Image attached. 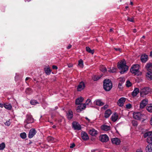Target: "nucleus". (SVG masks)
<instances>
[{
  "instance_id": "nucleus-47",
  "label": "nucleus",
  "mask_w": 152,
  "mask_h": 152,
  "mask_svg": "<svg viewBox=\"0 0 152 152\" xmlns=\"http://www.w3.org/2000/svg\"><path fill=\"white\" fill-rule=\"evenodd\" d=\"M127 20L130 22H134V18H130L128 17L127 18Z\"/></svg>"
},
{
  "instance_id": "nucleus-3",
  "label": "nucleus",
  "mask_w": 152,
  "mask_h": 152,
  "mask_svg": "<svg viewBox=\"0 0 152 152\" xmlns=\"http://www.w3.org/2000/svg\"><path fill=\"white\" fill-rule=\"evenodd\" d=\"M140 66L138 64H135L133 66L131 69L130 71L132 74L137 75H141V72L139 70Z\"/></svg>"
},
{
  "instance_id": "nucleus-61",
  "label": "nucleus",
  "mask_w": 152,
  "mask_h": 152,
  "mask_svg": "<svg viewBox=\"0 0 152 152\" xmlns=\"http://www.w3.org/2000/svg\"><path fill=\"white\" fill-rule=\"evenodd\" d=\"M133 32L134 33H135L137 32V30H136V29H134L133 30Z\"/></svg>"
},
{
  "instance_id": "nucleus-59",
  "label": "nucleus",
  "mask_w": 152,
  "mask_h": 152,
  "mask_svg": "<svg viewBox=\"0 0 152 152\" xmlns=\"http://www.w3.org/2000/svg\"><path fill=\"white\" fill-rule=\"evenodd\" d=\"M150 123L152 125V117L151 118V119L150 121Z\"/></svg>"
},
{
  "instance_id": "nucleus-43",
  "label": "nucleus",
  "mask_w": 152,
  "mask_h": 152,
  "mask_svg": "<svg viewBox=\"0 0 152 152\" xmlns=\"http://www.w3.org/2000/svg\"><path fill=\"white\" fill-rule=\"evenodd\" d=\"M132 83L129 80H127L126 82V86L127 87H129L131 86Z\"/></svg>"
},
{
  "instance_id": "nucleus-5",
  "label": "nucleus",
  "mask_w": 152,
  "mask_h": 152,
  "mask_svg": "<svg viewBox=\"0 0 152 152\" xmlns=\"http://www.w3.org/2000/svg\"><path fill=\"white\" fill-rule=\"evenodd\" d=\"M144 137L145 138L147 137V140L148 143H152V131L145 133L144 135Z\"/></svg>"
},
{
  "instance_id": "nucleus-28",
  "label": "nucleus",
  "mask_w": 152,
  "mask_h": 152,
  "mask_svg": "<svg viewBox=\"0 0 152 152\" xmlns=\"http://www.w3.org/2000/svg\"><path fill=\"white\" fill-rule=\"evenodd\" d=\"M44 71L47 75L50 74L51 70L50 69L49 66H47L44 69Z\"/></svg>"
},
{
  "instance_id": "nucleus-36",
  "label": "nucleus",
  "mask_w": 152,
  "mask_h": 152,
  "mask_svg": "<svg viewBox=\"0 0 152 152\" xmlns=\"http://www.w3.org/2000/svg\"><path fill=\"white\" fill-rule=\"evenodd\" d=\"M30 103L31 104L33 105H35L39 103L36 100L34 99L31 100Z\"/></svg>"
},
{
  "instance_id": "nucleus-41",
  "label": "nucleus",
  "mask_w": 152,
  "mask_h": 152,
  "mask_svg": "<svg viewBox=\"0 0 152 152\" xmlns=\"http://www.w3.org/2000/svg\"><path fill=\"white\" fill-rule=\"evenodd\" d=\"M108 71L110 72L113 73L116 72V69L115 68L112 67V69H110Z\"/></svg>"
},
{
  "instance_id": "nucleus-26",
  "label": "nucleus",
  "mask_w": 152,
  "mask_h": 152,
  "mask_svg": "<svg viewBox=\"0 0 152 152\" xmlns=\"http://www.w3.org/2000/svg\"><path fill=\"white\" fill-rule=\"evenodd\" d=\"M4 107L9 110H11L12 108V106L10 104L5 103L4 104Z\"/></svg>"
},
{
  "instance_id": "nucleus-57",
  "label": "nucleus",
  "mask_w": 152,
  "mask_h": 152,
  "mask_svg": "<svg viewBox=\"0 0 152 152\" xmlns=\"http://www.w3.org/2000/svg\"><path fill=\"white\" fill-rule=\"evenodd\" d=\"M4 107V104L3 105L2 104L0 103V107L2 108Z\"/></svg>"
},
{
  "instance_id": "nucleus-35",
  "label": "nucleus",
  "mask_w": 152,
  "mask_h": 152,
  "mask_svg": "<svg viewBox=\"0 0 152 152\" xmlns=\"http://www.w3.org/2000/svg\"><path fill=\"white\" fill-rule=\"evenodd\" d=\"M100 70L101 71L103 72H105L107 71L106 68L103 65L101 66L100 67Z\"/></svg>"
},
{
  "instance_id": "nucleus-63",
  "label": "nucleus",
  "mask_w": 152,
  "mask_h": 152,
  "mask_svg": "<svg viewBox=\"0 0 152 152\" xmlns=\"http://www.w3.org/2000/svg\"><path fill=\"white\" fill-rule=\"evenodd\" d=\"M150 56L152 57V51L150 52Z\"/></svg>"
},
{
  "instance_id": "nucleus-1",
  "label": "nucleus",
  "mask_w": 152,
  "mask_h": 152,
  "mask_svg": "<svg viewBox=\"0 0 152 152\" xmlns=\"http://www.w3.org/2000/svg\"><path fill=\"white\" fill-rule=\"evenodd\" d=\"M118 67L120 70V73L121 74L124 73L128 69V67L126 65V61L124 59L118 63Z\"/></svg>"
},
{
  "instance_id": "nucleus-18",
  "label": "nucleus",
  "mask_w": 152,
  "mask_h": 152,
  "mask_svg": "<svg viewBox=\"0 0 152 152\" xmlns=\"http://www.w3.org/2000/svg\"><path fill=\"white\" fill-rule=\"evenodd\" d=\"M94 103L96 105L99 106H102L104 104V103L100 99H96L94 102Z\"/></svg>"
},
{
  "instance_id": "nucleus-58",
  "label": "nucleus",
  "mask_w": 152,
  "mask_h": 152,
  "mask_svg": "<svg viewBox=\"0 0 152 152\" xmlns=\"http://www.w3.org/2000/svg\"><path fill=\"white\" fill-rule=\"evenodd\" d=\"M136 152H142V151L140 149H138L137 150Z\"/></svg>"
},
{
  "instance_id": "nucleus-20",
  "label": "nucleus",
  "mask_w": 152,
  "mask_h": 152,
  "mask_svg": "<svg viewBox=\"0 0 152 152\" xmlns=\"http://www.w3.org/2000/svg\"><path fill=\"white\" fill-rule=\"evenodd\" d=\"M112 142L113 144H115L116 145H119L121 142L120 140L118 138L112 139Z\"/></svg>"
},
{
  "instance_id": "nucleus-51",
  "label": "nucleus",
  "mask_w": 152,
  "mask_h": 152,
  "mask_svg": "<svg viewBox=\"0 0 152 152\" xmlns=\"http://www.w3.org/2000/svg\"><path fill=\"white\" fill-rule=\"evenodd\" d=\"M53 138L52 137H48L47 138V140H48V141H52L53 140Z\"/></svg>"
},
{
  "instance_id": "nucleus-40",
  "label": "nucleus",
  "mask_w": 152,
  "mask_h": 152,
  "mask_svg": "<svg viewBox=\"0 0 152 152\" xmlns=\"http://www.w3.org/2000/svg\"><path fill=\"white\" fill-rule=\"evenodd\" d=\"M26 92L27 94H29L31 93L32 91L30 88H28L26 89Z\"/></svg>"
},
{
  "instance_id": "nucleus-7",
  "label": "nucleus",
  "mask_w": 152,
  "mask_h": 152,
  "mask_svg": "<svg viewBox=\"0 0 152 152\" xmlns=\"http://www.w3.org/2000/svg\"><path fill=\"white\" fill-rule=\"evenodd\" d=\"M133 115L134 118L137 120H140L144 115L141 113L137 112H134Z\"/></svg>"
},
{
  "instance_id": "nucleus-9",
  "label": "nucleus",
  "mask_w": 152,
  "mask_h": 152,
  "mask_svg": "<svg viewBox=\"0 0 152 152\" xmlns=\"http://www.w3.org/2000/svg\"><path fill=\"white\" fill-rule=\"evenodd\" d=\"M100 140L103 142H106L109 140V137L106 134L101 135L99 137Z\"/></svg>"
},
{
  "instance_id": "nucleus-45",
  "label": "nucleus",
  "mask_w": 152,
  "mask_h": 152,
  "mask_svg": "<svg viewBox=\"0 0 152 152\" xmlns=\"http://www.w3.org/2000/svg\"><path fill=\"white\" fill-rule=\"evenodd\" d=\"M122 149L124 151H126L129 150V148L127 146H125L123 147Z\"/></svg>"
},
{
  "instance_id": "nucleus-39",
  "label": "nucleus",
  "mask_w": 152,
  "mask_h": 152,
  "mask_svg": "<svg viewBox=\"0 0 152 152\" xmlns=\"http://www.w3.org/2000/svg\"><path fill=\"white\" fill-rule=\"evenodd\" d=\"M118 80L119 81V83H123L125 81L124 79V78L120 77L118 78Z\"/></svg>"
},
{
  "instance_id": "nucleus-24",
  "label": "nucleus",
  "mask_w": 152,
  "mask_h": 152,
  "mask_svg": "<svg viewBox=\"0 0 152 152\" xmlns=\"http://www.w3.org/2000/svg\"><path fill=\"white\" fill-rule=\"evenodd\" d=\"M139 90L137 88H134V90L132 93V95L133 96H135L139 93Z\"/></svg>"
},
{
  "instance_id": "nucleus-22",
  "label": "nucleus",
  "mask_w": 152,
  "mask_h": 152,
  "mask_svg": "<svg viewBox=\"0 0 152 152\" xmlns=\"http://www.w3.org/2000/svg\"><path fill=\"white\" fill-rule=\"evenodd\" d=\"M112 114L111 111L110 109L107 110L104 113V117L106 118H108Z\"/></svg>"
},
{
  "instance_id": "nucleus-46",
  "label": "nucleus",
  "mask_w": 152,
  "mask_h": 152,
  "mask_svg": "<svg viewBox=\"0 0 152 152\" xmlns=\"http://www.w3.org/2000/svg\"><path fill=\"white\" fill-rule=\"evenodd\" d=\"M108 105L106 104L104 105L103 107H102L101 108V110H105L107 108H108Z\"/></svg>"
},
{
  "instance_id": "nucleus-48",
  "label": "nucleus",
  "mask_w": 152,
  "mask_h": 152,
  "mask_svg": "<svg viewBox=\"0 0 152 152\" xmlns=\"http://www.w3.org/2000/svg\"><path fill=\"white\" fill-rule=\"evenodd\" d=\"M5 124L8 126H9L11 124V123L10 122V120L7 121L5 123Z\"/></svg>"
},
{
  "instance_id": "nucleus-16",
  "label": "nucleus",
  "mask_w": 152,
  "mask_h": 152,
  "mask_svg": "<svg viewBox=\"0 0 152 152\" xmlns=\"http://www.w3.org/2000/svg\"><path fill=\"white\" fill-rule=\"evenodd\" d=\"M141 60L142 62L145 63L148 60V56L145 54H144L141 56Z\"/></svg>"
},
{
  "instance_id": "nucleus-14",
  "label": "nucleus",
  "mask_w": 152,
  "mask_h": 152,
  "mask_svg": "<svg viewBox=\"0 0 152 152\" xmlns=\"http://www.w3.org/2000/svg\"><path fill=\"white\" fill-rule=\"evenodd\" d=\"M118 118V114L115 113L113 114L111 117V120L113 122H115L116 121Z\"/></svg>"
},
{
  "instance_id": "nucleus-56",
  "label": "nucleus",
  "mask_w": 152,
  "mask_h": 152,
  "mask_svg": "<svg viewBox=\"0 0 152 152\" xmlns=\"http://www.w3.org/2000/svg\"><path fill=\"white\" fill-rule=\"evenodd\" d=\"M72 47V45H69L67 47V49H70Z\"/></svg>"
},
{
  "instance_id": "nucleus-52",
  "label": "nucleus",
  "mask_w": 152,
  "mask_h": 152,
  "mask_svg": "<svg viewBox=\"0 0 152 152\" xmlns=\"http://www.w3.org/2000/svg\"><path fill=\"white\" fill-rule=\"evenodd\" d=\"M69 68L72 67L73 66V64H72L69 63L67 64Z\"/></svg>"
},
{
  "instance_id": "nucleus-54",
  "label": "nucleus",
  "mask_w": 152,
  "mask_h": 152,
  "mask_svg": "<svg viewBox=\"0 0 152 152\" xmlns=\"http://www.w3.org/2000/svg\"><path fill=\"white\" fill-rule=\"evenodd\" d=\"M75 146V145L74 143H73L72 144H71V145L70 146V148H73Z\"/></svg>"
},
{
  "instance_id": "nucleus-42",
  "label": "nucleus",
  "mask_w": 152,
  "mask_h": 152,
  "mask_svg": "<svg viewBox=\"0 0 152 152\" xmlns=\"http://www.w3.org/2000/svg\"><path fill=\"white\" fill-rule=\"evenodd\" d=\"M102 77V76L100 77H99L98 76H94L93 78V80L94 81H96L99 79L101 77Z\"/></svg>"
},
{
  "instance_id": "nucleus-53",
  "label": "nucleus",
  "mask_w": 152,
  "mask_h": 152,
  "mask_svg": "<svg viewBox=\"0 0 152 152\" xmlns=\"http://www.w3.org/2000/svg\"><path fill=\"white\" fill-rule=\"evenodd\" d=\"M52 68L53 69H58V67H57V66H55V65H53L52 66Z\"/></svg>"
},
{
  "instance_id": "nucleus-50",
  "label": "nucleus",
  "mask_w": 152,
  "mask_h": 152,
  "mask_svg": "<svg viewBox=\"0 0 152 152\" xmlns=\"http://www.w3.org/2000/svg\"><path fill=\"white\" fill-rule=\"evenodd\" d=\"M132 107V105L130 104H127L126 105V107L128 109H130Z\"/></svg>"
},
{
  "instance_id": "nucleus-49",
  "label": "nucleus",
  "mask_w": 152,
  "mask_h": 152,
  "mask_svg": "<svg viewBox=\"0 0 152 152\" xmlns=\"http://www.w3.org/2000/svg\"><path fill=\"white\" fill-rule=\"evenodd\" d=\"M122 83H119L118 84V88H119L120 89H122L123 87L122 86Z\"/></svg>"
},
{
  "instance_id": "nucleus-29",
  "label": "nucleus",
  "mask_w": 152,
  "mask_h": 152,
  "mask_svg": "<svg viewBox=\"0 0 152 152\" xmlns=\"http://www.w3.org/2000/svg\"><path fill=\"white\" fill-rule=\"evenodd\" d=\"M146 150L148 152L152 151V144H150L148 145L146 148Z\"/></svg>"
},
{
  "instance_id": "nucleus-19",
  "label": "nucleus",
  "mask_w": 152,
  "mask_h": 152,
  "mask_svg": "<svg viewBox=\"0 0 152 152\" xmlns=\"http://www.w3.org/2000/svg\"><path fill=\"white\" fill-rule=\"evenodd\" d=\"M89 133L92 136H95L97 134V132L94 129H92L89 130Z\"/></svg>"
},
{
  "instance_id": "nucleus-30",
  "label": "nucleus",
  "mask_w": 152,
  "mask_h": 152,
  "mask_svg": "<svg viewBox=\"0 0 152 152\" xmlns=\"http://www.w3.org/2000/svg\"><path fill=\"white\" fill-rule=\"evenodd\" d=\"M86 51L89 53L93 54L94 53V50H91L89 47L87 46L86 47Z\"/></svg>"
},
{
  "instance_id": "nucleus-44",
  "label": "nucleus",
  "mask_w": 152,
  "mask_h": 152,
  "mask_svg": "<svg viewBox=\"0 0 152 152\" xmlns=\"http://www.w3.org/2000/svg\"><path fill=\"white\" fill-rule=\"evenodd\" d=\"M132 124L134 126H137V122L135 120L132 121Z\"/></svg>"
},
{
  "instance_id": "nucleus-64",
  "label": "nucleus",
  "mask_w": 152,
  "mask_h": 152,
  "mask_svg": "<svg viewBox=\"0 0 152 152\" xmlns=\"http://www.w3.org/2000/svg\"><path fill=\"white\" fill-rule=\"evenodd\" d=\"M18 77V75H17V74H16V76H15V80Z\"/></svg>"
},
{
  "instance_id": "nucleus-23",
  "label": "nucleus",
  "mask_w": 152,
  "mask_h": 152,
  "mask_svg": "<svg viewBox=\"0 0 152 152\" xmlns=\"http://www.w3.org/2000/svg\"><path fill=\"white\" fill-rule=\"evenodd\" d=\"M145 67L147 71H152V64L150 63H148L146 64Z\"/></svg>"
},
{
  "instance_id": "nucleus-11",
  "label": "nucleus",
  "mask_w": 152,
  "mask_h": 152,
  "mask_svg": "<svg viewBox=\"0 0 152 152\" xmlns=\"http://www.w3.org/2000/svg\"><path fill=\"white\" fill-rule=\"evenodd\" d=\"M86 108V104H81L77 107L76 110L77 112H80Z\"/></svg>"
},
{
  "instance_id": "nucleus-31",
  "label": "nucleus",
  "mask_w": 152,
  "mask_h": 152,
  "mask_svg": "<svg viewBox=\"0 0 152 152\" xmlns=\"http://www.w3.org/2000/svg\"><path fill=\"white\" fill-rule=\"evenodd\" d=\"M147 77L151 80H152V72L151 71H149L147 73Z\"/></svg>"
},
{
  "instance_id": "nucleus-10",
  "label": "nucleus",
  "mask_w": 152,
  "mask_h": 152,
  "mask_svg": "<svg viewBox=\"0 0 152 152\" xmlns=\"http://www.w3.org/2000/svg\"><path fill=\"white\" fill-rule=\"evenodd\" d=\"M37 132L34 129H31L29 132L28 137L29 138L33 137L36 134Z\"/></svg>"
},
{
  "instance_id": "nucleus-60",
  "label": "nucleus",
  "mask_w": 152,
  "mask_h": 152,
  "mask_svg": "<svg viewBox=\"0 0 152 152\" xmlns=\"http://www.w3.org/2000/svg\"><path fill=\"white\" fill-rule=\"evenodd\" d=\"M85 118L86 119V120H87L88 121V122H90V119H89L88 118H87V117H86V118Z\"/></svg>"
},
{
  "instance_id": "nucleus-25",
  "label": "nucleus",
  "mask_w": 152,
  "mask_h": 152,
  "mask_svg": "<svg viewBox=\"0 0 152 152\" xmlns=\"http://www.w3.org/2000/svg\"><path fill=\"white\" fill-rule=\"evenodd\" d=\"M73 113L72 111L69 110L67 113V116L69 119H71L73 117Z\"/></svg>"
},
{
  "instance_id": "nucleus-32",
  "label": "nucleus",
  "mask_w": 152,
  "mask_h": 152,
  "mask_svg": "<svg viewBox=\"0 0 152 152\" xmlns=\"http://www.w3.org/2000/svg\"><path fill=\"white\" fill-rule=\"evenodd\" d=\"M146 109L149 112L152 113V104H151L147 106Z\"/></svg>"
},
{
  "instance_id": "nucleus-6",
  "label": "nucleus",
  "mask_w": 152,
  "mask_h": 152,
  "mask_svg": "<svg viewBox=\"0 0 152 152\" xmlns=\"http://www.w3.org/2000/svg\"><path fill=\"white\" fill-rule=\"evenodd\" d=\"M151 91V89L149 87H145L142 89L140 91V96L144 97Z\"/></svg>"
},
{
  "instance_id": "nucleus-21",
  "label": "nucleus",
  "mask_w": 152,
  "mask_h": 152,
  "mask_svg": "<svg viewBox=\"0 0 152 152\" xmlns=\"http://www.w3.org/2000/svg\"><path fill=\"white\" fill-rule=\"evenodd\" d=\"M84 99L82 97H80L76 99L75 101V104L76 105H79L81 104V103L83 101Z\"/></svg>"
},
{
  "instance_id": "nucleus-12",
  "label": "nucleus",
  "mask_w": 152,
  "mask_h": 152,
  "mask_svg": "<svg viewBox=\"0 0 152 152\" xmlns=\"http://www.w3.org/2000/svg\"><path fill=\"white\" fill-rule=\"evenodd\" d=\"M148 100L147 99H145L142 101L140 103V108H144L148 104Z\"/></svg>"
},
{
  "instance_id": "nucleus-37",
  "label": "nucleus",
  "mask_w": 152,
  "mask_h": 152,
  "mask_svg": "<svg viewBox=\"0 0 152 152\" xmlns=\"http://www.w3.org/2000/svg\"><path fill=\"white\" fill-rule=\"evenodd\" d=\"M20 137L22 139H25L26 137V134L25 132H23L20 134Z\"/></svg>"
},
{
  "instance_id": "nucleus-34",
  "label": "nucleus",
  "mask_w": 152,
  "mask_h": 152,
  "mask_svg": "<svg viewBox=\"0 0 152 152\" xmlns=\"http://www.w3.org/2000/svg\"><path fill=\"white\" fill-rule=\"evenodd\" d=\"M5 147V145L4 142H2L0 144V150H3Z\"/></svg>"
},
{
  "instance_id": "nucleus-27",
  "label": "nucleus",
  "mask_w": 152,
  "mask_h": 152,
  "mask_svg": "<svg viewBox=\"0 0 152 152\" xmlns=\"http://www.w3.org/2000/svg\"><path fill=\"white\" fill-rule=\"evenodd\" d=\"M101 129L105 131H108L110 129V126L106 125H103L101 126Z\"/></svg>"
},
{
  "instance_id": "nucleus-33",
  "label": "nucleus",
  "mask_w": 152,
  "mask_h": 152,
  "mask_svg": "<svg viewBox=\"0 0 152 152\" xmlns=\"http://www.w3.org/2000/svg\"><path fill=\"white\" fill-rule=\"evenodd\" d=\"M78 65L81 67H83V61L81 59H80L78 61Z\"/></svg>"
},
{
  "instance_id": "nucleus-17",
  "label": "nucleus",
  "mask_w": 152,
  "mask_h": 152,
  "mask_svg": "<svg viewBox=\"0 0 152 152\" xmlns=\"http://www.w3.org/2000/svg\"><path fill=\"white\" fill-rule=\"evenodd\" d=\"M81 136L82 139L84 140H87L89 139L87 134L85 132H82L81 133Z\"/></svg>"
},
{
  "instance_id": "nucleus-55",
  "label": "nucleus",
  "mask_w": 152,
  "mask_h": 152,
  "mask_svg": "<svg viewBox=\"0 0 152 152\" xmlns=\"http://www.w3.org/2000/svg\"><path fill=\"white\" fill-rule=\"evenodd\" d=\"M114 49L116 51H119L120 52H121V49L120 48H115Z\"/></svg>"
},
{
  "instance_id": "nucleus-38",
  "label": "nucleus",
  "mask_w": 152,
  "mask_h": 152,
  "mask_svg": "<svg viewBox=\"0 0 152 152\" xmlns=\"http://www.w3.org/2000/svg\"><path fill=\"white\" fill-rule=\"evenodd\" d=\"M85 104H86V105H91V100L89 99H88L86 101V103Z\"/></svg>"
},
{
  "instance_id": "nucleus-8",
  "label": "nucleus",
  "mask_w": 152,
  "mask_h": 152,
  "mask_svg": "<svg viewBox=\"0 0 152 152\" xmlns=\"http://www.w3.org/2000/svg\"><path fill=\"white\" fill-rule=\"evenodd\" d=\"M85 87V85L84 82H80L78 85L77 88V91H80L83 90Z\"/></svg>"
},
{
  "instance_id": "nucleus-15",
  "label": "nucleus",
  "mask_w": 152,
  "mask_h": 152,
  "mask_svg": "<svg viewBox=\"0 0 152 152\" xmlns=\"http://www.w3.org/2000/svg\"><path fill=\"white\" fill-rule=\"evenodd\" d=\"M72 126L75 129L80 130L81 129L80 125L76 122L72 123Z\"/></svg>"
},
{
  "instance_id": "nucleus-2",
  "label": "nucleus",
  "mask_w": 152,
  "mask_h": 152,
  "mask_svg": "<svg viewBox=\"0 0 152 152\" xmlns=\"http://www.w3.org/2000/svg\"><path fill=\"white\" fill-rule=\"evenodd\" d=\"M112 87V83L109 79H105L103 82V88L106 91H109Z\"/></svg>"
},
{
  "instance_id": "nucleus-4",
  "label": "nucleus",
  "mask_w": 152,
  "mask_h": 152,
  "mask_svg": "<svg viewBox=\"0 0 152 152\" xmlns=\"http://www.w3.org/2000/svg\"><path fill=\"white\" fill-rule=\"evenodd\" d=\"M34 122V119L32 116L31 115L27 114L26 116V119L24 121V123L25 124V127H26L27 124L31 123Z\"/></svg>"
},
{
  "instance_id": "nucleus-13",
  "label": "nucleus",
  "mask_w": 152,
  "mask_h": 152,
  "mask_svg": "<svg viewBox=\"0 0 152 152\" xmlns=\"http://www.w3.org/2000/svg\"><path fill=\"white\" fill-rule=\"evenodd\" d=\"M125 100V98L121 97L118 100V105L120 107L123 106Z\"/></svg>"
},
{
  "instance_id": "nucleus-62",
  "label": "nucleus",
  "mask_w": 152,
  "mask_h": 152,
  "mask_svg": "<svg viewBox=\"0 0 152 152\" xmlns=\"http://www.w3.org/2000/svg\"><path fill=\"white\" fill-rule=\"evenodd\" d=\"M30 79V78L29 77H27L26 79V81L27 80H28L29 79Z\"/></svg>"
}]
</instances>
